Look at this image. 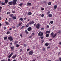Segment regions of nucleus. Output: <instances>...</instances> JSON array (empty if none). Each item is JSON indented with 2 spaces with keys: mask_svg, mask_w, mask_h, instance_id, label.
<instances>
[{
  "mask_svg": "<svg viewBox=\"0 0 61 61\" xmlns=\"http://www.w3.org/2000/svg\"><path fill=\"white\" fill-rule=\"evenodd\" d=\"M38 35L39 36H43V33L42 32H40L39 33H38Z\"/></svg>",
  "mask_w": 61,
  "mask_h": 61,
  "instance_id": "obj_1",
  "label": "nucleus"
},
{
  "mask_svg": "<svg viewBox=\"0 0 61 61\" xmlns=\"http://www.w3.org/2000/svg\"><path fill=\"white\" fill-rule=\"evenodd\" d=\"M8 39L10 41H13V39L12 38V37L11 36H10L8 37Z\"/></svg>",
  "mask_w": 61,
  "mask_h": 61,
  "instance_id": "obj_2",
  "label": "nucleus"
},
{
  "mask_svg": "<svg viewBox=\"0 0 61 61\" xmlns=\"http://www.w3.org/2000/svg\"><path fill=\"white\" fill-rule=\"evenodd\" d=\"M33 52L34 51H33V50H31L29 52V54L30 55L32 56V55H33Z\"/></svg>",
  "mask_w": 61,
  "mask_h": 61,
  "instance_id": "obj_3",
  "label": "nucleus"
},
{
  "mask_svg": "<svg viewBox=\"0 0 61 61\" xmlns=\"http://www.w3.org/2000/svg\"><path fill=\"white\" fill-rule=\"evenodd\" d=\"M13 2V5H15L16 4V2H17V0H13L12 1Z\"/></svg>",
  "mask_w": 61,
  "mask_h": 61,
  "instance_id": "obj_4",
  "label": "nucleus"
},
{
  "mask_svg": "<svg viewBox=\"0 0 61 61\" xmlns=\"http://www.w3.org/2000/svg\"><path fill=\"white\" fill-rule=\"evenodd\" d=\"M39 27H40V24L39 23L37 24L36 25V27L37 29H39Z\"/></svg>",
  "mask_w": 61,
  "mask_h": 61,
  "instance_id": "obj_5",
  "label": "nucleus"
},
{
  "mask_svg": "<svg viewBox=\"0 0 61 61\" xmlns=\"http://www.w3.org/2000/svg\"><path fill=\"white\" fill-rule=\"evenodd\" d=\"M27 30L28 31H30L32 30V28L31 27H29L27 29Z\"/></svg>",
  "mask_w": 61,
  "mask_h": 61,
  "instance_id": "obj_6",
  "label": "nucleus"
},
{
  "mask_svg": "<svg viewBox=\"0 0 61 61\" xmlns=\"http://www.w3.org/2000/svg\"><path fill=\"white\" fill-rule=\"evenodd\" d=\"M35 23V22L34 21H30L29 22V24L30 25H32V24H34Z\"/></svg>",
  "mask_w": 61,
  "mask_h": 61,
  "instance_id": "obj_7",
  "label": "nucleus"
},
{
  "mask_svg": "<svg viewBox=\"0 0 61 61\" xmlns=\"http://www.w3.org/2000/svg\"><path fill=\"white\" fill-rule=\"evenodd\" d=\"M8 4H9L10 5H13V2L12 1L9 2Z\"/></svg>",
  "mask_w": 61,
  "mask_h": 61,
  "instance_id": "obj_8",
  "label": "nucleus"
},
{
  "mask_svg": "<svg viewBox=\"0 0 61 61\" xmlns=\"http://www.w3.org/2000/svg\"><path fill=\"white\" fill-rule=\"evenodd\" d=\"M27 6L31 5V3H29V2H28L27 3Z\"/></svg>",
  "mask_w": 61,
  "mask_h": 61,
  "instance_id": "obj_9",
  "label": "nucleus"
},
{
  "mask_svg": "<svg viewBox=\"0 0 61 61\" xmlns=\"http://www.w3.org/2000/svg\"><path fill=\"white\" fill-rule=\"evenodd\" d=\"M13 53H11L10 54V55L8 56V58H10V57H11V56H12V55H13Z\"/></svg>",
  "mask_w": 61,
  "mask_h": 61,
  "instance_id": "obj_10",
  "label": "nucleus"
},
{
  "mask_svg": "<svg viewBox=\"0 0 61 61\" xmlns=\"http://www.w3.org/2000/svg\"><path fill=\"white\" fill-rule=\"evenodd\" d=\"M0 4H1L2 5H5V3L4 2H0Z\"/></svg>",
  "mask_w": 61,
  "mask_h": 61,
  "instance_id": "obj_11",
  "label": "nucleus"
},
{
  "mask_svg": "<svg viewBox=\"0 0 61 61\" xmlns=\"http://www.w3.org/2000/svg\"><path fill=\"white\" fill-rule=\"evenodd\" d=\"M49 45V43H46L45 44V45L46 46H48Z\"/></svg>",
  "mask_w": 61,
  "mask_h": 61,
  "instance_id": "obj_12",
  "label": "nucleus"
},
{
  "mask_svg": "<svg viewBox=\"0 0 61 61\" xmlns=\"http://www.w3.org/2000/svg\"><path fill=\"white\" fill-rule=\"evenodd\" d=\"M16 56V55H15L14 56H13L12 57V58L13 59H14V58H15Z\"/></svg>",
  "mask_w": 61,
  "mask_h": 61,
  "instance_id": "obj_13",
  "label": "nucleus"
},
{
  "mask_svg": "<svg viewBox=\"0 0 61 61\" xmlns=\"http://www.w3.org/2000/svg\"><path fill=\"white\" fill-rule=\"evenodd\" d=\"M48 16L50 17H51L52 16V15L51 14H49L48 15Z\"/></svg>",
  "mask_w": 61,
  "mask_h": 61,
  "instance_id": "obj_14",
  "label": "nucleus"
},
{
  "mask_svg": "<svg viewBox=\"0 0 61 61\" xmlns=\"http://www.w3.org/2000/svg\"><path fill=\"white\" fill-rule=\"evenodd\" d=\"M50 33V30H49L48 31H47L46 32V34H49Z\"/></svg>",
  "mask_w": 61,
  "mask_h": 61,
  "instance_id": "obj_15",
  "label": "nucleus"
},
{
  "mask_svg": "<svg viewBox=\"0 0 61 61\" xmlns=\"http://www.w3.org/2000/svg\"><path fill=\"white\" fill-rule=\"evenodd\" d=\"M32 15V13L31 12H28V15Z\"/></svg>",
  "mask_w": 61,
  "mask_h": 61,
  "instance_id": "obj_16",
  "label": "nucleus"
},
{
  "mask_svg": "<svg viewBox=\"0 0 61 61\" xmlns=\"http://www.w3.org/2000/svg\"><path fill=\"white\" fill-rule=\"evenodd\" d=\"M13 15H13V14H11L9 16H10V17H13Z\"/></svg>",
  "mask_w": 61,
  "mask_h": 61,
  "instance_id": "obj_17",
  "label": "nucleus"
},
{
  "mask_svg": "<svg viewBox=\"0 0 61 61\" xmlns=\"http://www.w3.org/2000/svg\"><path fill=\"white\" fill-rule=\"evenodd\" d=\"M7 37H5L4 38V39L5 40H7Z\"/></svg>",
  "mask_w": 61,
  "mask_h": 61,
  "instance_id": "obj_18",
  "label": "nucleus"
},
{
  "mask_svg": "<svg viewBox=\"0 0 61 61\" xmlns=\"http://www.w3.org/2000/svg\"><path fill=\"white\" fill-rule=\"evenodd\" d=\"M13 19L14 20H15V19H16V16H14L13 18Z\"/></svg>",
  "mask_w": 61,
  "mask_h": 61,
  "instance_id": "obj_19",
  "label": "nucleus"
},
{
  "mask_svg": "<svg viewBox=\"0 0 61 61\" xmlns=\"http://www.w3.org/2000/svg\"><path fill=\"white\" fill-rule=\"evenodd\" d=\"M54 9H56L57 8V5H55L54 6Z\"/></svg>",
  "mask_w": 61,
  "mask_h": 61,
  "instance_id": "obj_20",
  "label": "nucleus"
},
{
  "mask_svg": "<svg viewBox=\"0 0 61 61\" xmlns=\"http://www.w3.org/2000/svg\"><path fill=\"white\" fill-rule=\"evenodd\" d=\"M10 48L11 49V50H14V47L11 46L10 47Z\"/></svg>",
  "mask_w": 61,
  "mask_h": 61,
  "instance_id": "obj_21",
  "label": "nucleus"
},
{
  "mask_svg": "<svg viewBox=\"0 0 61 61\" xmlns=\"http://www.w3.org/2000/svg\"><path fill=\"white\" fill-rule=\"evenodd\" d=\"M57 36V35L55 34L52 37L53 38H54V37H55V36Z\"/></svg>",
  "mask_w": 61,
  "mask_h": 61,
  "instance_id": "obj_22",
  "label": "nucleus"
},
{
  "mask_svg": "<svg viewBox=\"0 0 61 61\" xmlns=\"http://www.w3.org/2000/svg\"><path fill=\"white\" fill-rule=\"evenodd\" d=\"M20 20H21V21L23 20V19L22 18H20Z\"/></svg>",
  "mask_w": 61,
  "mask_h": 61,
  "instance_id": "obj_23",
  "label": "nucleus"
},
{
  "mask_svg": "<svg viewBox=\"0 0 61 61\" xmlns=\"http://www.w3.org/2000/svg\"><path fill=\"white\" fill-rule=\"evenodd\" d=\"M46 36L47 37H48L49 36V34H47L46 35Z\"/></svg>",
  "mask_w": 61,
  "mask_h": 61,
  "instance_id": "obj_24",
  "label": "nucleus"
},
{
  "mask_svg": "<svg viewBox=\"0 0 61 61\" xmlns=\"http://www.w3.org/2000/svg\"><path fill=\"white\" fill-rule=\"evenodd\" d=\"M5 23L6 25H8L9 24V23H8V22H7V21H6L5 22Z\"/></svg>",
  "mask_w": 61,
  "mask_h": 61,
  "instance_id": "obj_25",
  "label": "nucleus"
},
{
  "mask_svg": "<svg viewBox=\"0 0 61 61\" xmlns=\"http://www.w3.org/2000/svg\"><path fill=\"white\" fill-rule=\"evenodd\" d=\"M8 2V0H6L5 1V3H7Z\"/></svg>",
  "mask_w": 61,
  "mask_h": 61,
  "instance_id": "obj_26",
  "label": "nucleus"
},
{
  "mask_svg": "<svg viewBox=\"0 0 61 61\" xmlns=\"http://www.w3.org/2000/svg\"><path fill=\"white\" fill-rule=\"evenodd\" d=\"M41 41V44H43L44 42V40H42Z\"/></svg>",
  "mask_w": 61,
  "mask_h": 61,
  "instance_id": "obj_27",
  "label": "nucleus"
},
{
  "mask_svg": "<svg viewBox=\"0 0 61 61\" xmlns=\"http://www.w3.org/2000/svg\"><path fill=\"white\" fill-rule=\"evenodd\" d=\"M11 18H9V22H11Z\"/></svg>",
  "mask_w": 61,
  "mask_h": 61,
  "instance_id": "obj_28",
  "label": "nucleus"
},
{
  "mask_svg": "<svg viewBox=\"0 0 61 61\" xmlns=\"http://www.w3.org/2000/svg\"><path fill=\"white\" fill-rule=\"evenodd\" d=\"M22 22H21L20 23H19V25L20 26V25H22Z\"/></svg>",
  "mask_w": 61,
  "mask_h": 61,
  "instance_id": "obj_29",
  "label": "nucleus"
},
{
  "mask_svg": "<svg viewBox=\"0 0 61 61\" xmlns=\"http://www.w3.org/2000/svg\"><path fill=\"white\" fill-rule=\"evenodd\" d=\"M48 4L49 5H51V2H49L48 3Z\"/></svg>",
  "mask_w": 61,
  "mask_h": 61,
  "instance_id": "obj_30",
  "label": "nucleus"
},
{
  "mask_svg": "<svg viewBox=\"0 0 61 61\" xmlns=\"http://www.w3.org/2000/svg\"><path fill=\"white\" fill-rule=\"evenodd\" d=\"M19 45L18 44H17L16 45V47H17L19 46Z\"/></svg>",
  "mask_w": 61,
  "mask_h": 61,
  "instance_id": "obj_31",
  "label": "nucleus"
},
{
  "mask_svg": "<svg viewBox=\"0 0 61 61\" xmlns=\"http://www.w3.org/2000/svg\"><path fill=\"white\" fill-rule=\"evenodd\" d=\"M17 43V41H15L14 42L15 44H16Z\"/></svg>",
  "mask_w": 61,
  "mask_h": 61,
  "instance_id": "obj_32",
  "label": "nucleus"
},
{
  "mask_svg": "<svg viewBox=\"0 0 61 61\" xmlns=\"http://www.w3.org/2000/svg\"><path fill=\"white\" fill-rule=\"evenodd\" d=\"M50 23L51 24H53V21H51L50 22Z\"/></svg>",
  "mask_w": 61,
  "mask_h": 61,
  "instance_id": "obj_33",
  "label": "nucleus"
},
{
  "mask_svg": "<svg viewBox=\"0 0 61 61\" xmlns=\"http://www.w3.org/2000/svg\"><path fill=\"white\" fill-rule=\"evenodd\" d=\"M51 36H53L54 35V32H52V33H51Z\"/></svg>",
  "mask_w": 61,
  "mask_h": 61,
  "instance_id": "obj_34",
  "label": "nucleus"
},
{
  "mask_svg": "<svg viewBox=\"0 0 61 61\" xmlns=\"http://www.w3.org/2000/svg\"><path fill=\"white\" fill-rule=\"evenodd\" d=\"M41 10H42V11H43V10H44V8L42 7H41Z\"/></svg>",
  "mask_w": 61,
  "mask_h": 61,
  "instance_id": "obj_35",
  "label": "nucleus"
},
{
  "mask_svg": "<svg viewBox=\"0 0 61 61\" xmlns=\"http://www.w3.org/2000/svg\"><path fill=\"white\" fill-rule=\"evenodd\" d=\"M22 49H20V52H22Z\"/></svg>",
  "mask_w": 61,
  "mask_h": 61,
  "instance_id": "obj_36",
  "label": "nucleus"
},
{
  "mask_svg": "<svg viewBox=\"0 0 61 61\" xmlns=\"http://www.w3.org/2000/svg\"><path fill=\"white\" fill-rule=\"evenodd\" d=\"M25 32L26 34H28V32L27 31V30H25Z\"/></svg>",
  "mask_w": 61,
  "mask_h": 61,
  "instance_id": "obj_37",
  "label": "nucleus"
},
{
  "mask_svg": "<svg viewBox=\"0 0 61 61\" xmlns=\"http://www.w3.org/2000/svg\"><path fill=\"white\" fill-rule=\"evenodd\" d=\"M41 30H42H42H44V28H42L41 29Z\"/></svg>",
  "mask_w": 61,
  "mask_h": 61,
  "instance_id": "obj_38",
  "label": "nucleus"
},
{
  "mask_svg": "<svg viewBox=\"0 0 61 61\" xmlns=\"http://www.w3.org/2000/svg\"><path fill=\"white\" fill-rule=\"evenodd\" d=\"M41 39H43L44 38V37L43 36L41 37Z\"/></svg>",
  "mask_w": 61,
  "mask_h": 61,
  "instance_id": "obj_39",
  "label": "nucleus"
},
{
  "mask_svg": "<svg viewBox=\"0 0 61 61\" xmlns=\"http://www.w3.org/2000/svg\"><path fill=\"white\" fill-rule=\"evenodd\" d=\"M41 17H44V14H42L41 15Z\"/></svg>",
  "mask_w": 61,
  "mask_h": 61,
  "instance_id": "obj_40",
  "label": "nucleus"
},
{
  "mask_svg": "<svg viewBox=\"0 0 61 61\" xmlns=\"http://www.w3.org/2000/svg\"><path fill=\"white\" fill-rule=\"evenodd\" d=\"M12 28H14L15 29V26H13L12 27Z\"/></svg>",
  "mask_w": 61,
  "mask_h": 61,
  "instance_id": "obj_41",
  "label": "nucleus"
},
{
  "mask_svg": "<svg viewBox=\"0 0 61 61\" xmlns=\"http://www.w3.org/2000/svg\"><path fill=\"white\" fill-rule=\"evenodd\" d=\"M28 26H29V25L27 24V25H26V27H28Z\"/></svg>",
  "mask_w": 61,
  "mask_h": 61,
  "instance_id": "obj_42",
  "label": "nucleus"
},
{
  "mask_svg": "<svg viewBox=\"0 0 61 61\" xmlns=\"http://www.w3.org/2000/svg\"><path fill=\"white\" fill-rule=\"evenodd\" d=\"M10 13L9 12H7V15H9V14H10Z\"/></svg>",
  "mask_w": 61,
  "mask_h": 61,
  "instance_id": "obj_43",
  "label": "nucleus"
},
{
  "mask_svg": "<svg viewBox=\"0 0 61 61\" xmlns=\"http://www.w3.org/2000/svg\"><path fill=\"white\" fill-rule=\"evenodd\" d=\"M23 4L22 3H21L20 4H19V5H20V6H22V5Z\"/></svg>",
  "mask_w": 61,
  "mask_h": 61,
  "instance_id": "obj_44",
  "label": "nucleus"
},
{
  "mask_svg": "<svg viewBox=\"0 0 61 61\" xmlns=\"http://www.w3.org/2000/svg\"><path fill=\"white\" fill-rule=\"evenodd\" d=\"M10 33V31H8V32H7V34H9V33Z\"/></svg>",
  "mask_w": 61,
  "mask_h": 61,
  "instance_id": "obj_45",
  "label": "nucleus"
},
{
  "mask_svg": "<svg viewBox=\"0 0 61 61\" xmlns=\"http://www.w3.org/2000/svg\"><path fill=\"white\" fill-rule=\"evenodd\" d=\"M33 36H34V35H35V34L34 33H32V34H31V36H33Z\"/></svg>",
  "mask_w": 61,
  "mask_h": 61,
  "instance_id": "obj_46",
  "label": "nucleus"
},
{
  "mask_svg": "<svg viewBox=\"0 0 61 61\" xmlns=\"http://www.w3.org/2000/svg\"><path fill=\"white\" fill-rule=\"evenodd\" d=\"M1 8H2V7H0V13L1 12Z\"/></svg>",
  "mask_w": 61,
  "mask_h": 61,
  "instance_id": "obj_47",
  "label": "nucleus"
},
{
  "mask_svg": "<svg viewBox=\"0 0 61 61\" xmlns=\"http://www.w3.org/2000/svg\"><path fill=\"white\" fill-rule=\"evenodd\" d=\"M24 26H22V27L21 28V29H23L24 28Z\"/></svg>",
  "mask_w": 61,
  "mask_h": 61,
  "instance_id": "obj_48",
  "label": "nucleus"
},
{
  "mask_svg": "<svg viewBox=\"0 0 61 61\" xmlns=\"http://www.w3.org/2000/svg\"><path fill=\"white\" fill-rule=\"evenodd\" d=\"M32 36H30L29 37V38H32Z\"/></svg>",
  "mask_w": 61,
  "mask_h": 61,
  "instance_id": "obj_49",
  "label": "nucleus"
},
{
  "mask_svg": "<svg viewBox=\"0 0 61 61\" xmlns=\"http://www.w3.org/2000/svg\"><path fill=\"white\" fill-rule=\"evenodd\" d=\"M24 46H25V47H26V46H27V45H26L25 44H24Z\"/></svg>",
  "mask_w": 61,
  "mask_h": 61,
  "instance_id": "obj_50",
  "label": "nucleus"
},
{
  "mask_svg": "<svg viewBox=\"0 0 61 61\" xmlns=\"http://www.w3.org/2000/svg\"><path fill=\"white\" fill-rule=\"evenodd\" d=\"M50 11H48V12H47V14H49V13H50Z\"/></svg>",
  "mask_w": 61,
  "mask_h": 61,
  "instance_id": "obj_51",
  "label": "nucleus"
},
{
  "mask_svg": "<svg viewBox=\"0 0 61 61\" xmlns=\"http://www.w3.org/2000/svg\"><path fill=\"white\" fill-rule=\"evenodd\" d=\"M4 29H6V28L5 27H4Z\"/></svg>",
  "mask_w": 61,
  "mask_h": 61,
  "instance_id": "obj_52",
  "label": "nucleus"
},
{
  "mask_svg": "<svg viewBox=\"0 0 61 61\" xmlns=\"http://www.w3.org/2000/svg\"><path fill=\"white\" fill-rule=\"evenodd\" d=\"M36 60V59H33L32 60V61H35Z\"/></svg>",
  "mask_w": 61,
  "mask_h": 61,
  "instance_id": "obj_53",
  "label": "nucleus"
},
{
  "mask_svg": "<svg viewBox=\"0 0 61 61\" xmlns=\"http://www.w3.org/2000/svg\"><path fill=\"white\" fill-rule=\"evenodd\" d=\"M50 47L48 46L47 48V49H49Z\"/></svg>",
  "mask_w": 61,
  "mask_h": 61,
  "instance_id": "obj_54",
  "label": "nucleus"
},
{
  "mask_svg": "<svg viewBox=\"0 0 61 61\" xmlns=\"http://www.w3.org/2000/svg\"><path fill=\"white\" fill-rule=\"evenodd\" d=\"M45 49H46V48H43V51H44L45 50Z\"/></svg>",
  "mask_w": 61,
  "mask_h": 61,
  "instance_id": "obj_55",
  "label": "nucleus"
},
{
  "mask_svg": "<svg viewBox=\"0 0 61 61\" xmlns=\"http://www.w3.org/2000/svg\"><path fill=\"white\" fill-rule=\"evenodd\" d=\"M49 27V25H47V28H48Z\"/></svg>",
  "mask_w": 61,
  "mask_h": 61,
  "instance_id": "obj_56",
  "label": "nucleus"
},
{
  "mask_svg": "<svg viewBox=\"0 0 61 61\" xmlns=\"http://www.w3.org/2000/svg\"><path fill=\"white\" fill-rule=\"evenodd\" d=\"M26 18H27L26 17H25L24 18V20H25V19H26Z\"/></svg>",
  "mask_w": 61,
  "mask_h": 61,
  "instance_id": "obj_57",
  "label": "nucleus"
},
{
  "mask_svg": "<svg viewBox=\"0 0 61 61\" xmlns=\"http://www.w3.org/2000/svg\"><path fill=\"white\" fill-rule=\"evenodd\" d=\"M29 50H30V49H27V51H29Z\"/></svg>",
  "mask_w": 61,
  "mask_h": 61,
  "instance_id": "obj_58",
  "label": "nucleus"
},
{
  "mask_svg": "<svg viewBox=\"0 0 61 61\" xmlns=\"http://www.w3.org/2000/svg\"><path fill=\"white\" fill-rule=\"evenodd\" d=\"M12 13H15V12L14 11H12Z\"/></svg>",
  "mask_w": 61,
  "mask_h": 61,
  "instance_id": "obj_59",
  "label": "nucleus"
},
{
  "mask_svg": "<svg viewBox=\"0 0 61 61\" xmlns=\"http://www.w3.org/2000/svg\"><path fill=\"white\" fill-rule=\"evenodd\" d=\"M36 23H35V24H34V26H36Z\"/></svg>",
  "mask_w": 61,
  "mask_h": 61,
  "instance_id": "obj_60",
  "label": "nucleus"
},
{
  "mask_svg": "<svg viewBox=\"0 0 61 61\" xmlns=\"http://www.w3.org/2000/svg\"><path fill=\"white\" fill-rule=\"evenodd\" d=\"M10 61V59H8V61Z\"/></svg>",
  "mask_w": 61,
  "mask_h": 61,
  "instance_id": "obj_61",
  "label": "nucleus"
},
{
  "mask_svg": "<svg viewBox=\"0 0 61 61\" xmlns=\"http://www.w3.org/2000/svg\"><path fill=\"white\" fill-rule=\"evenodd\" d=\"M59 60L60 61H61V58H59Z\"/></svg>",
  "mask_w": 61,
  "mask_h": 61,
  "instance_id": "obj_62",
  "label": "nucleus"
},
{
  "mask_svg": "<svg viewBox=\"0 0 61 61\" xmlns=\"http://www.w3.org/2000/svg\"><path fill=\"white\" fill-rule=\"evenodd\" d=\"M59 45H61V42L59 43Z\"/></svg>",
  "mask_w": 61,
  "mask_h": 61,
  "instance_id": "obj_63",
  "label": "nucleus"
},
{
  "mask_svg": "<svg viewBox=\"0 0 61 61\" xmlns=\"http://www.w3.org/2000/svg\"><path fill=\"white\" fill-rule=\"evenodd\" d=\"M5 61V60H3L1 61Z\"/></svg>",
  "mask_w": 61,
  "mask_h": 61,
  "instance_id": "obj_64",
  "label": "nucleus"
}]
</instances>
